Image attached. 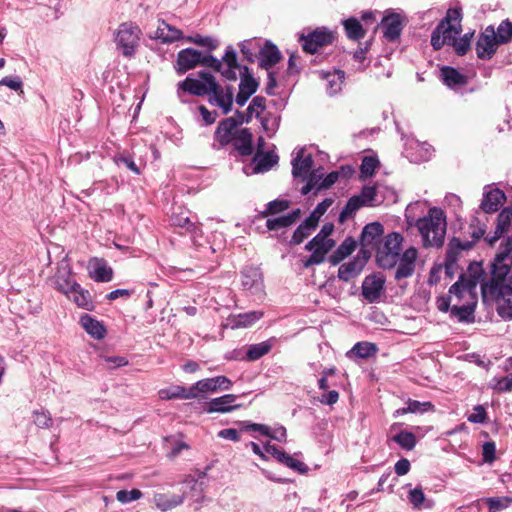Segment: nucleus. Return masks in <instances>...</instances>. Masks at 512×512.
Segmentation results:
<instances>
[{
  "instance_id": "f257e3e1",
  "label": "nucleus",
  "mask_w": 512,
  "mask_h": 512,
  "mask_svg": "<svg viewBox=\"0 0 512 512\" xmlns=\"http://www.w3.org/2000/svg\"><path fill=\"white\" fill-rule=\"evenodd\" d=\"M511 247L509 242L500 253L496 254L491 265L490 278L483 277L480 281L483 301L495 303L497 313L505 320L512 319V276L509 265L505 263Z\"/></svg>"
},
{
  "instance_id": "f03ea898",
  "label": "nucleus",
  "mask_w": 512,
  "mask_h": 512,
  "mask_svg": "<svg viewBox=\"0 0 512 512\" xmlns=\"http://www.w3.org/2000/svg\"><path fill=\"white\" fill-rule=\"evenodd\" d=\"M203 65L220 72L222 76L229 80L235 81L237 75L235 68L238 67L236 51L228 46L221 60L215 58L211 54H202V52L193 48H186L178 52L175 69L178 74H184L188 70L194 69L197 65Z\"/></svg>"
},
{
  "instance_id": "7ed1b4c3",
  "label": "nucleus",
  "mask_w": 512,
  "mask_h": 512,
  "mask_svg": "<svg viewBox=\"0 0 512 512\" xmlns=\"http://www.w3.org/2000/svg\"><path fill=\"white\" fill-rule=\"evenodd\" d=\"M418 204L419 202H416L407 206L405 211L407 224L414 225L418 229L425 247H440L444 242L447 228L443 210L433 207L429 209L426 216L416 219L412 215V210Z\"/></svg>"
},
{
  "instance_id": "20e7f679",
  "label": "nucleus",
  "mask_w": 512,
  "mask_h": 512,
  "mask_svg": "<svg viewBox=\"0 0 512 512\" xmlns=\"http://www.w3.org/2000/svg\"><path fill=\"white\" fill-rule=\"evenodd\" d=\"M460 13L457 10H449L447 16L436 26L431 35V45L435 50H440L444 45H450L461 32Z\"/></svg>"
},
{
  "instance_id": "39448f33",
  "label": "nucleus",
  "mask_w": 512,
  "mask_h": 512,
  "mask_svg": "<svg viewBox=\"0 0 512 512\" xmlns=\"http://www.w3.org/2000/svg\"><path fill=\"white\" fill-rule=\"evenodd\" d=\"M141 36L142 31L137 24L121 23L114 34L117 50L126 58L133 57L140 46Z\"/></svg>"
},
{
  "instance_id": "423d86ee",
  "label": "nucleus",
  "mask_w": 512,
  "mask_h": 512,
  "mask_svg": "<svg viewBox=\"0 0 512 512\" xmlns=\"http://www.w3.org/2000/svg\"><path fill=\"white\" fill-rule=\"evenodd\" d=\"M403 237L396 232L388 234L384 242L377 249L376 260L383 269H391L396 266L402 245Z\"/></svg>"
},
{
  "instance_id": "0eeeda50",
  "label": "nucleus",
  "mask_w": 512,
  "mask_h": 512,
  "mask_svg": "<svg viewBox=\"0 0 512 512\" xmlns=\"http://www.w3.org/2000/svg\"><path fill=\"white\" fill-rule=\"evenodd\" d=\"M334 39L333 32L324 27L308 31L306 34L302 33L299 36L303 51L309 54L318 53L321 48L331 45Z\"/></svg>"
},
{
  "instance_id": "6e6552de",
  "label": "nucleus",
  "mask_w": 512,
  "mask_h": 512,
  "mask_svg": "<svg viewBox=\"0 0 512 512\" xmlns=\"http://www.w3.org/2000/svg\"><path fill=\"white\" fill-rule=\"evenodd\" d=\"M504 44L499 41V30L494 26H487L477 38L476 54L481 60H490L496 53L498 46Z\"/></svg>"
},
{
  "instance_id": "1a4fd4ad",
  "label": "nucleus",
  "mask_w": 512,
  "mask_h": 512,
  "mask_svg": "<svg viewBox=\"0 0 512 512\" xmlns=\"http://www.w3.org/2000/svg\"><path fill=\"white\" fill-rule=\"evenodd\" d=\"M210 91L208 93V101L211 105L217 106L222 110L223 114H228L232 110L234 101V88L231 85L222 87L216 79L209 78Z\"/></svg>"
},
{
  "instance_id": "9d476101",
  "label": "nucleus",
  "mask_w": 512,
  "mask_h": 512,
  "mask_svg": "<svg viewBox=\"0 0 512 512\" xmlns=\"http://www.w3.org/2000/svg\"><path fill=\"white\" fill-rule=\"evenodd\" d=\"M237 70L240 75V83H239V92L235 97V102L240 107L244 106L248 99L257 91L258 82L252 76L247 66H242L238 63V67L235 68V73L237 74Z\"/></svg>"
},
{
  "instance_id": "9b49d317",
  "label": "nucleus",
  "mask_w": 512,
  "mask_h": 512,
  "mask_svg": "<svg viewBox=\"0 0 512 512\" xmlns=\"http://www.w3.org/2000/svg\"><path fill=\"white\" fill-rule=\"evenodd\" d=\"M232 381L224 375L212 378H205L197 381L192 385V391L195 398H199L206 393H216L219 391H228L232 388Z\"/></svg>"
},
{
  "instance_id": "f8f14e48",
  "label": "nucleus",
  "mask_w": 512,
  "mask_h": 512,
  "mask_svg": "<svg viewBox=\"0 0 512 512\" xmlns=\"http://www.w3.org/2000/svg\"><path fill=\"white\" fill-rule=\"evenodd\" d=\"M198 76L200 80L187 77L184 81L178 84V89L195 96H208L210 91L209 78L214 79L215 77L211 73L205 71H200Z\"/></svg>"
},
{
  "instance_id": "ddd939ff",
  "label": "nucleus",
  "mask_w": 512,
  "mask_h": 512,
  "mask_svg": "<svg viewBox=\"0 0 512 512\" xmlns=\"http://www.w3.org/2000/svg\"><path fill=\"white\" fill-rule=\"evenodd\" d=\"M53 282L55 288L65 294L68 298H71L70 293L74 287L79 288V284L72 277L70 266L65 261H62L58 266Z\"/></svg>"
},
{
  "instance_id": "4468645a",
  "label": "nucleus",
  "mask_w": 512,
  "mask_h": 512,
  "mask_svg": "<svg viewBox=\"0 0 512 512\" xmlns=\"http://www.w3.org/2000/svg\"><path fill=\"white\" fill-rule=\"evenodd\" d=\"M380 27L384 38L388 42H395L399 39L404 28L403 19L400 14L389 12L383 17Z\"/></svg>"
},
{
  "instance_id": "2eb2a0df",
  "label": "nucleus",
  "mask_w": 512,
  "mask_h": 512,
  "mask_svg": "<svg viewBox=\"0 0 512 512\" xmlns=\"http://www.w3.org/2000/svg\"><path fill=\"white\" fill-rule=\"evenodd\" d=\"M181 486L185 499H189L191 504H195V509L198 510L206 501L203 482H199L192 476H187Z\"/></svg>"
},
{
  "instance_id": "dca6fc26",
  "label": "nucleus",
  "mask_w": 512,
  "mask_h": 512,
  "mask_svg": "<svg viewBox=\"0 0 512 512\" xmlns=\"http://www.w3.org/2000/svg\"><path fill=\"white\" fill-rule=\"evenodd\" d=\"M385 279L382 276H367L362 283V295L369 303L380 300L384 291Z\"/></svg>"
},
{
  "instance_id": "f3484780",
  "label": "nucleus",
  "mask_w": 512,
  "mask_h": 512,
  "mask_svg": "<svg viewBox=\"0 0 512 512\" xmlns=\"http://www.w3.org/2000/svg\"><path fill=\"white\" fill-rule=\"evenodd\" d=\"M417 255V250L414 247H410L406 249L401 256H399V260L397 262L398 265L394 275L396 280L405 279L413 275Z\"/></svg>"
},
{
  "instance_id": "a211bd4d",
  "label": "nucleus",
  "mask_w": 512,
  "mask_h": 512,
  "mask_svg": "<svg viewBox=\"0 0 512 512\" xmlns=\"http://www.w3.org/2000/svg\"><path fill=\"white\" fill-rule=\"evenodd\" d=\"M185 494H183L182 486L178 493L175 492H164L155 493L153 497V503L157 509L162 512L172 510L184 503Z\"/></svg>"
},
{
  "instance_id": "6ab92c4d",
  "label": "nucleus",
  "mask_w": 512,
  "mask_h": 512,
  "mask_svg": "<svg viewBox=\"0 0 512 512\" xmlns=\"http://www.w3.org/2000/svg\"><path fill=\"white\" fill-rule=\"evenodd\" d=\"M241 284L243 288L252 294H258L263 290L262 273L257 267H245L241 271Z\"/></svg>"
},
{
  "instance_id": "aec40b11",
  "label": "nucleus",
  "mask_w": 512,
  "mask_h": 512,
  "mask_svg": "<svg viewBox=\"0 0 512 512\" xmlns=\"http://www.w3.org/2000/svg\"><path fill=\"white\" fill-rule=\"evenodd\" d=\"M506 197L502 190L498 188L490 189L489 186L484 188L483 199L480 209L485 213L496 212L505 202Z\"/></svg>"
},
{
  "instance_id": "412c9836",
  "label": "nucleus",
  "mask_w": 512,
  "mask_h": 512,
  "mask_svg": "<svg viewBox=\"0 0 512 512\" xmlns=\"http://www.w3.org/2000/svg\"><path fill=\"white\" fill-rule=\"evenodd\" d=\"M484 274L483 270L480 268V273L478 277L475 279H465L463 276H461L457 282H455L449 289V294L451 298H456L457 301H461L462 299L469 297H472V292L474 288L476 287L477 280L482 277Z\"/></svg>"
},
{
  "instance_id": "4be33fe9",
  "label": "nucleus",
  "mask_w": 512,
  "mask_h": 512,
  "mask_svg": "<svg viewBox=\"0 0 512 512\" xmlns=\"http://www.w3.org/2000/svg\"><path fill=\"white\" fill-rule=\"evenodd\" d=\"M473 247V241L461 240L458 237H453L447 246L445 266L447 270L453 268L457 263L458 257L462 251H468Z\"/></svg>"
},
{
  "instance_id": "5701e85b",
  "label": "nucleus",
  "mask_w": 512,
  "mask_h": 512,
  "mask_svg": "<svg viewBox=\"0 0 512 512\" xmlns=\"http://www.w3.org/2000/svg\"><path fill=\"white\" fill-rule=\"evenodd\" d=\"M237 395L225 394L211 399L205 408L208 413H228L238 409L241 405L235 404Z\"/></svg>"
},
{
  "instance_id": "b1692460",
  "label": "nucleus",
  "mask_w": 512,
  "mask_h": 512,
  "mask_svg": "<svg viewBox=\"0 0 512 512\" xmlns=\"http://www.w3.org/2000/svg\"><path fill=\"white\" fill-rule=\"evenodd\" d=\"M512 227V208H504L497 217V225L493 235H488L485 240L490 245L498 241Z\"/></svg>"
},
{
  "instance_id": "393cba45",
  "label": "nucleus",
  "mask_w": 512,
  "mask_h": 512,
  "mask_svg": "<svg viewBox=\"0 0 512 512\" xmlns=\"http://www.w3.org/2000/svg\"><path fill=\"white\" fill-rule=\"evenodd\" d=\"M231 144L241 156H250L253 153V136L248 128L237 129Z\"/></svg>"
},
{
  "instance_id": "a878e982",
  "label": "nucleus",
  "mask_w": 512,
  "mask_h": 512,
  "mask_svg": "<svg viewBox=\"0 0 512 512\" xmlns=\"http://www.w3.org/2000/svg\"><path fill=\"white\" fill-rule=\"evenodd\" d=\"M235 131H237L236 124L232 118H226L219 122L214 133V139L218 142L219 148L232 142Z\"/></svg>"
},
{
  "instance_id": "bb28decb",
  "label": "nucleus",
  "mask_w": 512,
  "mask_h": 512,
  "mask_svg": "<svg viewBox=\"0 0 512 512\" xmlns=\"http://www.w3.org/2000/svg\"><path fill=\"white\" fill-rule=\"evenodd\" d=\"M281 59V52L276 45L267 41L259 51V64L262 68L269 70Z\"/></svg>"
},
{
  "instance_id": "cd10ccee",
  "label": "nucleus",
  "mask_w": 512,
  "mask_h": 512,
  "mask_svg": "<svg viewBox=\"0 0 512 512\" xmlns=\"http://www.w3.org/2000/svg\"><path fill=\"white\" fill-rule=\"evenodd\" d=\"M325 80L326 92L330 96L339 93L344 83L345 73L342 70H335L333 72H321Z\"/></svg>"
},
{
  "instance_id": "c85d7f7f",
  "label": "nucleus",
  "mask_w": 512,
  "mask_h": 512,
  "mask_svg": "<svg viewBox=\"0 0 512 512\" xmlns=\"http://www.w3.org/2000/svg\"><path fill=\"white\" fill-rule=\"evenodd\" d=\"M80 324L83 329L94 339L101 340L106 335V329L104 325L89 314H84L81 316Z\"/></svg>"
},
{
  "instance_id": "c756f323",
  "label": "nucleus",
  "mask_w": 512,
  "mask_h": 512,
  "mask_svg": "<svg viewBox=\"0 0 512 512\" xmlns=\"http://www.w3.org/2000/svg\"><path fill=\"white\" fill-rule=\"evenodd\" d=\"M441 79L449 88L456 89L467 84V77L457 69L445 66L441 69Z\"/></svg>"
},
{
  "instance_id": "7c9ffc66",
  "label": "nucleus",
  "mask_w": 512,
  "mask_h": 512,
  "mask_svg": "<svg viewBox=\"0 0 512 512\" xmlns=\"http://www.w3.org/2000/svg\"><path fill=\"white\" fill-rule=\"evenodd\" d=\"M262 311H249L233 315L229 318V325L235 328H246L252 326L263 317Z\"/></svg>"
},
{
  "instance_id": "2f4dec72",
  "label": "nucleus",
  "mask_w": 512,
  "mask_h": 512,
  "mask_svg": "<svg viewBox=\"0 0 512 512\" xmlns=\"http://www.w3.org/2000/svg\"><path fill=\"white\" fill-rule=\"evenodd\" d=\"M384 229L379 222L367 224L361 233V243L363 246H374L383 235Z\"/></svg>"
},
{
  "instance_id": "473e14b6",
  "label": "nucleus",
  "mask_w": 512,
  "mask_h": 512,
  "mask_svg": "<svg viewBox=\"0 0 512 512\" xmlns=\"http://www.w3.org/2000/svg\"><path fill=\"white\" fill-rule=\"evenodd\" d=\"M183 37L182 31L168 24L164 20L160 21L155 32V38L163 43H172Z\"/></svg>"
},
{
  "instance_id": "72a5a7b5",
  "label": "nucleus",
  "mask_w": 512,
  "mask_h": 512,
  "mask_svg": "<svg viewBox=\"0 0 512 512\" xmlns=\"http://www.w3.org/2000/svg\"><path fill=\"white\" fill-rule=\"evenodd\" d=\"M475 306V302H467L463 305L453 304L450 309V315L459 322H474Z\"/></svg>"
},
{
  "instance_id": "f704fd0d",
  "label": "nucleus",
  "mask_w": 512,
  "mask_h": 512,
  "mask_svg": "<svg viewBox=\"0 0 512 512\" xmlns=\"http://www.w3.org/2000/svg\"><path fill=\"white\" fill-rule=\"evenodd\" d=\"M300 214V209H295L291 213H288L287 215L268 219L266 222V227L268 228V230L271 231H276L281 228L289 227L299 219Z\"/></svg>"
},
{
  "instance_id": "c9c22d12",
  "label": "nucleus",
  "mask_w": 512,
  "mask_h": 512,
  "mask_svg": "<svg viewBox=\"0 0 512 512\" xmlns=\"http://www.w3.org/2000/svg\"><path fill=\"white\" fill-rule=\"evenodd\" d=\"M313 165L311 155L304 156V151L300 150L297 156L292 160V174L294 177L304 176L308 174Z\"/></svg>"
},
{
  "instance_id": "e433bc0d",
  "label": "nucleus",
  "mask_w": 512,
  "mask_h": 512,
  "mask_svg": "<svg viewBox=\"0 0 512 512\" xmlns=\"http://www.w3.org/2000/svg\"><path fill=\"white\" fill-rule=\"evenodd\" d=\"M159 397L162 400L171 399H195V393L192 391V386L185 388L183 386H173L159 391Z\"/></svg>"
},
{
  "instance_id": "4c0bfd02",
  "label": "nucleus",
  "mask_w": 512,
  "mask_h": 512,
  "mask_svg": "<svg viewBox=\"0 0 512 512\" xmlns=\"http://www.w3.org/2000/svg\"><path fill=\"white\" fill-rule=\"evenodd\" d=\"M275 342V338H270L261 343L250 345L246 351V360L256 361L260 359L261 357H263L264 355L268 354L271 351Z\"/></svg>"
},
{
  "instance_id": "58836bf2",
  "label": "nucleus",
  "mask_w": 512,
  "mask_h": 512,
  "mask_svg": "<svg viewBox=\"0 0 512 512\" xmlns=\"http://www.w3.org/2000/svg\"><path fill=\"white\" fill-rule=\"evenodd\" d=\"M70 295L71 298L69 299L72 300L78 307L88 311L93 310L94 303L91 299L89 291L84 290L80 285L79 288L74 287L71 290Z\"/></svg>"
},
{
  "instance_id": "ea45409f",
  "label": "nucleus",
  "mask_w": 512,
  "mask_h": 512,
  "mask_svg": "<svg viewBox=\"0 0 512 512\" xmlns=\"http://www.w3.org/2000/svg\"><path fill=\"white\" fill-rule=\"evenodd\" d=\"M356 248V243L352 238H346L339 247L333 252L329 260L332 265H337L344 258L349 256Z\"/></svg>"
},
{
  "instance_id": "a19ab883",
  "label": "nucleus",
  "mask_w": 512,
  "mask_h": 512,
  "mask_svg": "<svg viewBox=\"0 0 512 512\" xmlns=\"http://www.w3.org/2000/svg\"><path fill=\"white\" fill-rule=\"evenodd\" d=\"M377 352V347L375 344L370 342H358L356 343L350 351H348L347 356L350 358H369L373 356Z\"/></svg>"
},
{
  "instance_id": "79ce46f5",
  "label": "nucleus",
  "mask_w": 512,
  "mask_h": 512,
  "mask_svg": "<svg viewBox=\"0 0 512 512\" xmlns=\"http://www.w3.org/2000/svg\"><path fill=\"white\" fill-rule=\"evenodd\" d=\"M343 26L347 37L351 40L358 41L365 36L366 30L363 28L360 21L354 17L344 20Z\"/></svg>"
},
{
  "instance_id": "37998d69",
  "label": "nucleus",
  "mask_w": 512,
  "mask_h": 512,
  "mask_svg": "<svg viewBox=\"0 0 512 512\" xmlns=\"http://www.w3.org/2000/svg\"><path fill=\"white\" fill-rule=\"evenodd\" d=\"M366 206L357 195L352 196L347 201L339 214V222L344 223L347 219L353 217L355 213L362 207Z\"/></svg>"
},
{
  "instance_id": "c03bdc74",
  "label": "nucleus",
  "mask_w": 512,
  "mask_h": 512,
  "mask_svg": "<svg viewBox=\"0 0 512 512\" xmlns=\"http://www.w3.org/2000/svg\"><path fill=\"white\" fill-rule=\"evenodd\" d=\"M90 276L96 282H109L112 279L113 271L103 260H96Z\"/></svg>"
},
{
  "instance_id": "a18cd8bd",
  "label": "nucleus",
  "mask_w": 512,
  "mask_h": 512,
  "mask_svg": "<svg viewBox=\"0 0 512 512\" xmlns=\"http://www.w3.org/2000/svg\"><path fill=\"white\" fill-rule=\"evenodd\" d=\"M332 203V198H325L322 202H320L311 212L309 217L304 220L306 224L315 229L318 225L320 217L325 214V212L332 205Z\"/></svg>"
},
{
  "instance_id": "49530a36",
  "label": "nucleus",
  "mask_w": 512,
  "mask_h": 512,
  "mask_svg": "<svg viewBox=\"0 0 512 512\" xmlns=\"http://www.w3.org/2000/svg\"><path fill=\"white\" fill-rule=\"evenodd\" d=\"M362 270V265L354 260L348 263L342 264L338 269V277L339 279L347 282L353 278H355Z\"/></svg>"
},
{
  "instance_id": "de8ad7c7",
  "label": "nucleus",
  "mask_w": 512,
  "mask_h": 512,
  "mask_svg": "<svg viewBox=\"0 0 512 512\" xmlns=\"http://www.w3.org/2000/svg\"><path fill=\"white\" fill-rule=\"evenodd\" d=\"M254 162L256 163L255 171L264 172L271 169L278 162V156L270 152L263 155L257 154L254 157Z\"/></svg>"
},
{
  "instance_id": "09e8293b",
  "label": "nucleus",
  "mask_w": 512,
  "mask_h": 512,
  "mask_svg": "<svg viewBox=\"0 0 512 512\" xmlns=\"http://www.w3.org/2000/svg\"><path fill=\"white\" fill-rule=\"evenodd\" d=\"M431 408H433L431 402H419L416 400H409L407 407L397 409L394 413V416L398 417L407 413L425 412Z\"/></svg>"
},
{
  "instance_id": "8fccbe9b",
  "label": "nucleus",
  "mask_w": 512,
  "mask_h": 512,
  "mask_svg": "<svg viewBox=\"0 0 512 512\" xmlns=\"http://www.w3.org/2000/svg\"><path fill=\"white\" fill-rule=\"evenodd\" d=\"M392 441L397 443L401 448L405 450H412L416 446V437L412 432H408L405 430L400 431L399 433L392 436Z\"/></svg>"
},
{
  "instance_id": "3c124183",
  "label": "nucleus",
  "mask_w": 512,
  "mask_h": 512,
  "mask_svg": "<svg viewBox=\"0 0 512 512\" xmlns=\"http://www.w3.org/2000/svg\"><path fill=\"white\" fill-rule=\"evenodd\" d=\"M171 223L175 227L183 228L187 232L191 233L192 235H197L198 232H200L199 227L190 220L188 216L185 215H173L171 218Z\"/></svg>"
},
{
  "instance_id": "603ef678",
  "label": "nucleus",
  "mask_w": 512,
  "mask_h": 512,
  "mask_svg": "<svg viewBox=\"0 0 512 512\" xmlns=\"http://www.w3.org/2000/svg\"><path fill=\"white\" fill-rule=\"evenodd\" d=\"M335 242L331 238H323L322 236H315L306 245V250L318 249L328 253L334 246Z\"/></svg>"
},
{
  "instance_id": "864d4df0",
  "label": "nucleus",
  "mask_w": 512,
  "mask_h": 512,
  "mask_svg": "<svg viewBox=\"0 0 512 512\" xmlns=\"http://www.w3.org/2000/svg\"><path fill=\"white\" fill-rule=\"evenodd\" d=\"M280 120V115L273 113H267L261 118V125L269 137L275 134V132L278 130Z\"/></svg>"
},
{
  "instance_id": "5fc2aeb1",
  "label": "nucleus",
  "mask_w": 512,
  "mask_h": 512,
  "mask_svg": "<svg viewBox=\"0 0 512 512\" xmlns=\"http://www.w3.org/2000/svg\"><path fill=\"white\" fill-rule=\"evenodd\" d=\"M114 161L118 167H125L136 175L141 174L140 167L135 163V161L129 154L122 153L116 155Z\"/></svg>"
},
{
  "instance_id": "6e6d98bb",
  "label": "nucleus",
  "mask_w": 512,
  "mask_h": 512,
  "mask_svg": "<svg viewBox=\"0 0 512 512\" xmlns=\"http://www.w3.org/2000/svg\"><path fill=\"white\" fill-rule=\"evenodd\" d=\"M266 107V99L262 96H256L252 99L249 106L246 109L247 118L246 123H248L253 114L256 113V117L259 118V111H264Z\"/></svg>"
},
{
  "instance_id": "4d7b16f0",
  "label": "nucleus",
  "mask_w": 512,
  "mask_h": 512,
  "mask_svg": "<svg viewBox=\"0 0 512 512\" xmlns=\"http://www.w3.org/2000/svg\"><path fill=\"white\" fill-rule=\"evenodd\" d=\"M378 164L379 162L376 158L365 156L360 166L361 178L371 177L375 173Z\"/></svg>"
},
{
  "instance_id": "13d9d810",
  "label": "nucleus",
  "mask_w": 512,
  "mask_h": 512,
  "mask_svg": "<svg viewBox=\"0 0 512 512\" xmlns=\"http://www.w3.org/2000/svg\"><path fill=\"white\" fill-rule=\"evenodd\" d=\"M357 196L366 206H374L378 203L376 186H364Z\"/></svg>"
},
{
  "instance_id": "bf43d9fd",
  "label": "nucleus",
  "mask_w": 512,
  "mask_h": 512,
  "mask_svg": "<svg viewBox=\"0 0 512 512\" xmlns=\"http://www.w3.org/2000/svg\"><path fill=\"white\" fill-rule=\"evenodd\" d=\"M314 229L310 227L306 222H302L297 229L294 231L291 243L300 244L306 239Z\"/></svg>"
},
{
  "instance_id": "052dcab7",
  "label": "nucleus",
  "mask_w": 512,
  "mask_h": 512,
  "mask_svg": "<svg viewBox=\"0 0 512 512\" xmlns=\"http://www.w3.org/2000/svg\"><path fill=\"white\" fill-rule=\"evenodd\" d=\"M499 30V41L508 43L512 39V22L509 19H505L498 25Z\"/></svg>"
},
{
  "instance_id": "680f3d73",
  "label": "nucleus",
  "mask_w": 512,
  "mask_h": 512,
  "mask_svg": "<svg viewBox=\"0 0 512 512\" xmlns=\"http://www.w3.org/2000/svg\"><path fill=\"white\" fill-rule=\"evenodd\" d=\"M187 40L199 46L207 47L210 51L215 50L219 45L217 39H214L212 37H202L200 35H197L195 37H188Z\"/></svg>"
},
{
  "instance_id": "e2e57ef3",
  "label": "nucleus",
  "mask_w": 512,
  "mask_h": 512,
  "mask_svg": "<svg viewBox=\"0 0 512 512\" xmlns=\"http://www.w3.org/2000/svg\"><path fill=\"white\" fill-rule=\"evenodd\" d=\"M142 497V492L138 489H132L130 491L120 490L116 493V499L121 503H130L138 500Z\"/></svg>"
},
{
  "instance_id": "0e129e2a",
  "label": "nucleus",
  "mask_w": 512,
  "mask_h": 512,
  "mask_svg": "<svg viewBox=\"0 0 512 512\" xmlns=\"http://www.w3.org/2000/svg\"><path fill=\"white\" fill-rule=\"evenodd\" d=\"M198 110L200 114L198 121L201 122L202 125H211L216 121L218 117V113L216 111H210L204 105H200Z\"/></svg>"
},
{
  "instance_id": "69168bd1",
  "label": "nucleus",
  "mask_w": 512,
  "mask_h": 512,
  "mask_svg": "<svg viewBox=\"0 0 512 512\" xmlns=\"http://www.w3.org/2000/svg\"><path fill=\"white\" fill-rule=\"evenodd\" d=\"M34 423L39 428H48L52 424V418L48 411H34Z\"/></svg>"
},
{
  "instance_id": "338daca9",
  "label": "nucleus",
  "mask_w": 512,
  "mask_h": 512,
  "mask_svg": "<svg viewBox=\"0 0 512 512\" xmlns=\"http://www.w3.org/2000/svg\"><path fill=\"white\" fill-rule=\"evenodd\" d=\"M408 500L416 509H420L425 501V495L421 488L411 489L408 493Z\"/></svg>"
},
{
  "instance_id": "774afa93",
  "label": "nucleus",
  "mask_w": 512,
  "mask_h": 512,
  "mask_svg": "<svg viewBox=\"0 0 512 512\" xmlns=\"http://www.w3.org/2000/svg\"><path fill=\"white\" fill-rule=\"evenodd\" d=\"M486 502L489 506L490 512H497L508 507L511 500L509 498L491 497L487 498Z\"/></svg>"
}]
</instances>
